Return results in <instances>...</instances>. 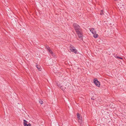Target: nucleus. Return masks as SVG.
Returning <instances> with one entry per match:
<instances>
[{
	"mask_svg": "<svg viewBox=\"0 0 126 126\" xmlns=\"http://www.w3.org/2000/svg\"><path fill=\"white\" fill-rule=\"evenodd\" d=\"M46 48L48 51H50V50H51V49H50V47H48V46H46Z\"/></svg>",
	"mask_w": 126,
	"mask_h": 126,
	"instance_id": "obj_11",
	"label": "nucleus"
},
{
	"mask_svg": "<svg viewBox=\"0 0 126 126\" xmlns=\"http://www.w3.org/2000/svg\"><path fill=\"white\" fill-rule=\"evenodd\" d=\"M49 52L50 53V54H52L53 56L54 55V54L53 53V52L51 50H50Z\"/></svg>",
	"mask_w": 126,
	"mask_h": 126,
	"instance_id": "obj_12",
	"label": "nucleus"
},
{
	"mask_svg": "<svg viewBox=\"0 0 126 126\" xmlns=\"http://www.w3.org/2000/svg\"><path fill=\"white\" fill-rule=\"evenodd\" d=\"M77 118L78 119L79 122L80 123H81L82 122V117L81 115L79 113H77Z\"/></svg>",
	"mask_w": 126,
	"mask_h": 126,
	"instance_id": "obj_3",
	"label": "nucleus"
},
{
	"mask_svg": "<svg viewBox=\"0 0 126 126\" xmlns=\"http://www.w3.org/2000/svg\"><path fill=\"white\" fill-rule=\"evenodd\" d=\"M93 37L95 38H97L98 36V35L97 34H96V33L94 34H93Z\"/></svg>",
	"mask_w": 126,
	"mask_h": 126,
	"instance_id": "obj_10",
	"label": "nucleus"
},
{
	"mask_svg": "<svg viewBox=\"0 0 126 126\" xmlns=\"http://www.w3.org/2000/svg\"><path fill=\"white\" fill-rule=\"evenodd\" d=\"M103 10H101V12L100 13V15H103Z\"/></svg>",
	"mask_w": 126,
	"mask_h": 126,
	"instance_id": "obj_13",
	"label": "nucleus"
},
{
	"mask_svg": "<svg viewBox=\"0 0 126 126\" xmlns=\"http://www.w3.org/2000/svg\"><path fill=\"white\" fill-rule=\"evenodd\" d=\"M90 32L92 33L93 34H94L95 33H96V32L94 30V28H92L91 29H90Z\"/></svg>",
	"mask_w": 126,
	"mask_h": 126,
	"instance_id": "obj_8",
	"label": "nucleus"
},
{
	"mask_svg": "<svg viewBox=\"0 0 126 126\" xmlns=\"http://www.w3.org/2000/svg\"><path fill=\"white\" fill-rule=\"evenodd\" d=\"M94 82L95 84L96 85L97 87H99L100 86V83L98 81L97 79H94Z\"/></svg>",
	"mask_w": 126,
	"mask_h": 126,
	"instance_id": "obj_4",
	"label": "nucleus"
},
{
	"mask_svg": "<svg viewBox=\"0 0 126 126\" xmlns=\"http://www.w3.org/2000/svg\"><path fill=\"white\" fill-rule=\"evenodd\" d=\"M36 67H37V68L39 70V71H41V69L40 68V65H36Z\"/></svg>",
	"mask_w": 126,
	"mask_h": 126,
	"instance_id": "obj_9",
	"label": "nucleus"
},
{
	"mask_svg": "<svg viewBox=\"0 0 126 126\" xmlns=\"http://www.w3.org/2000/svg\"><path fill=\"white\" fill-rule=\"evenodd\" d=\"M70 49L71 51L74 53L75 54L78 53L77 50L74 47H70Z\"/></svg>",
	"mask_w": 126,
	"mask_h": 126,
	"instance_id": "obj_5",
	"label": "nucleus"
},
{
	"mask_svg": "<svg viewBox=\"0 0 126 126\" xmlns=\"http://www.w3.org/2000/svg\"><path fill=\"white\" fill-rule=\"evenodd\" d=\"M39 103H40V104H42L43 103V101H42L41 100H40L39 101Z\"/></svg>",
	"mask_w": 126,
	"mask_h": 126,
	"instance_id": "obj_14",
	"label": "nucleus"
},
{
	"mask_svg": "<svg viewBox=\"0 0 126 126\" xmlns=\"http://www.w3.org/2000/svg\"><path fill=\"white\" fill-rule=\"evenodd\" d=\"M73 27L78 35L79 37L82 39L83 35L81 32V29L79 25L77 24L74 23L73 24Z\"/></svg>",
	"mask_w": 126,
	"mask_h": 126,
	"instance_id": "obj_1",
	"label": "nucleus"
},
{
	"mask_svg": "<svg viewBox=\"0 0 126 126\" xmlns=\"http://www.w3.org/2000/svg\"><path fill=\"white\" fill-rule=\"evenodd\" d=\"M114 57H115L116 58H119V57L117 56V55H116L114 56Z\"/></svg>",
	"mask_w": 126,
	"mask_h": 126,
	"instance_id": "obj_15",
	"label": "nucleus"
},
{
	"mask_svg": "<svg viewBox=\"0 0 126 126\" xmlns=\"http://www.w3.org/2000/svg\"><path fill=\"white\" fill-rule=\"evenodd\" d=\"M67 84L65 82L61 83V84L58 85L59 87L61 88L63 91H64L67 86Z\"/></svg>",
	"mask_w": 126,
	"mask_h": 126,
	"instance_id": "obj_2",
	"label": "nucleus"
},
{
	"mask_svg": "<svg viewBox=\"0 0 126 126\" xmlns=\"http://www.w3.org/2000/svg\"><path fill=\"white\" fill-rule=\"evenodd\" d=\"M117 6L120 9H123L124 8V5L121 3H119L117 5Z\"/></svg>",
	"mask_w": 126,
	"mask_h": 126,
	"instance_id": "obj_7",
	"label": "nucleus"
},
{
	"mask_svg": "<svg viewBox=\"0 0 126 126\" xmlns=\"http://www.w3.org/2000/svg\"><path fill=\"white\" fill-rule=\"evenodd\" d=\"M23 124L24 126H31V124L25 120H24Z\"/></svg>",
	"mask_w": 126,
	"mask_h": 126,
	"instance_id": "obj_6",
	"label": "nucleus"
},
{
	"mask_svg": "<svg viewBox=\"0 0 126 126\" xmlns=\"http://www.w3.org/2000/svg\"><path fill=\"white\" fill-rule=\"evenodd\" d=\"M119 59H123L121 57H119Z\"/></svg>",
	"mask_w": 126,
	"mask_h": 126,
	"instance_id": "obj_16",
	"label": "nucleus"
},
{
	"mask_svg": "<svg viewBox=\"0 0 126 126\" xmlns=\"http://www.w3.org/2000/svg\"><path fill=\"white\" fill-rule=\"evenodd\" d=\"M115 1H116L117 0H114Z\"/></svg>",
	"mask_w": 126,
	"mask_h": 126,
	"instance_id": "obj_18",
	"label": "nucleus"
},
{
	"mask_svg": "<svg viewBox=\"0 0 126 126\" xmlns=\"http://www.w3.org/2000/svg\"><path fill=\"white\" fill-rule=\"evenodd\" d=\"M5 5H7V4H6L5 1Z\"/></svg>",
	"mask_w": 126,
	"mask_h": 126,
	"instance_id": "obj_17",
	"label": "nucleus"
}]
</instances>
